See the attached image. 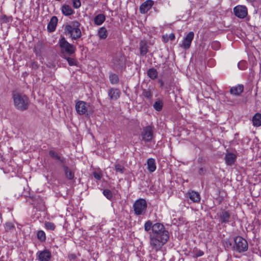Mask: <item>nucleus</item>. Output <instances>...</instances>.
Wrapping results in <instances>:
<instances>
[{"label": "nucleus", "mask_w": 261, "mask_h": 261, "mask_svg": "<svg viewBox=\"0 0 261 261\" xmlns=\"http://www.w3.org/2000/svg\"><path fill=\"white\" fill-rule=\"evenodd\" d=\"M120 94V91L116 88H111L108 91V95L112 100H117L119 97Z\"/></svg>", "instance_id": "obj_19"}, {"label": "nucleus", "mask_w": 261, "mask_h": 261, "mask_svg": "<svg viewBox=\"0 0 261 261\" xmlns=\"http://www.w3.org/2000/svg\"><path fill=\"white\" fill-rule=\"evenodd\" d=\"M45 228L49 230H54L55 229V225L50 222H46L44 224Z\"/></svg>", "instance_id": "obj_36"}, {"label": "nucleus", "mask_w": 261, "mask_h": 261, "mask_svg": "<svg viewBox=\"0 0 261 261\" xmlns=\"http://www.w3.org/2000/svg\"><path fill=\"white\" fill-rule=\"evenodd\" d=\"M224 159L226 165L231 166L236 161L237 155L231 152L227 153Z\"/></svg>", "instance_id": "obj_15"}, {"label": "nucleus", "mask_w": 261, "mask_h": 261, "mask_svg": "<svg viewBox=\"0 0 261 261\" xmlns=\"http://www.w3.org/2000/svg\"><path fill=\"white\" fill-rule=\"evenodd\" d=\"M73 7L77 9L80 8L81 6V3L80 0H72Z\"/></svg>", "instance_id": "obj_42"}, {"label": "nucleus", "mask_w": 261, "mask_h": 261, "mask_svg": "<svg viewBox=\"0 0 261 261\" xmlns=\"http://www.w3.org/2000/svg\"><path fill=\"white\" fill-rule=\"evenodd\" d=\"M106 20V16L103 14H99L94 18V22L97 25L102 24Z\"/></svg>", "instance_id": "obj_23"}, {"label": "nucleus", "mask_w": 261, "mask_h": 261, "mask_svg": "<svg viewBox=\"0 0 261 261\" xmlns=\"http://www.w3.org/2000/svg\"><path fill=\"white\" fill-rule=\"evenodd\" d=\"M224 246L227 248L232 247V243L229 240H226L224 243Z\"/></svg>", "instance_id": "obj_45"}, {"label": "nucleus", "mask_w": 261, "mask_h": 261, "mask_svg": "<svg viewBox=\"0 0 261 261\" xmlns=\"http://www.w3.org/2000/svg\"><path fill=\"white\" fill-rule=\"evenodd\" d=\"M36 255L39 261H49L51 257L50 251L47 249L38 251Z\"/></svg>", "instance_id": "obj_13"}, {"label": "nucleus", "mask_w": 261, "mask_h": 261, "mask_svg": "<svg viewBox=\"0 0 261 261\" xmlns=\"http://www.w3.org/2000/svg\"><path fill=\"white\" fill-rule=\"evenodd\" d=\"M192 253L193 257L197 258L204 255V252L197 248H194L193 250Z\"/></svg>", "instance_id": "obj_32"}, {"label": "nucleus", "mask_w": 261, "mask_h": 261, "mask_svg": "<svg viewBox=\"0 0 261 261\" xmlns=\"http://www.w3.org/2000/svg\"><path fill=\"white\" fill-rule=\"evenodd\" d=\"M211 46L213 49H214L215 50H217V49H219V48L220 47V44L218 41H214L212 43Z\"/></svg>", "instance_id": "obj_41"}, {"label": "nucleus", "mask_w": 261, "mask_h": 261, "mask_svg": "<svg viewBox=\"0 0 261 261\" xmlns=\"http://www.w3.org/2000/svg\"><path fill=\"white\" fill-rule=\"evenodd\" d=\"M58 43L61 53L64 55L70 56L74 54L76 50L75 46L69 43L64 37L59 39Z\"/></svg>", "instance_id": "obj_4"}, {"label": "nucleus", "mask_w": 261, "mask_h": 261, "mask_svg": "<svg viewBox=\"0 0 261 261\" xmlns=\"http://www.w3.org/2000/svg\"><path fill=\"white\" fill-rule=\"evenodd\" d=\"M234 15L239 18H244L248 14V10L246 6L238 5L233 8Z\"/></svg>", "instance_id": "obj_10"}, {"label": "nucleus", "mask_w": 261, "mask_h": 261, "mask_svg": "<svg viewBox=\"0 0 261 261\" xmlns=\"http://www.w3.org/2000/svg\"><path fill=\"white\" fill-rule=\"evenodd\" d=\"M151 229L152 232L149 233V237L150 246L155 252L161 251L162 247L169 240V231L162 223L153 224L151 221L148 220L144 224V230L149 232Z\"/></svg>", "instance_id": "obj_1"}, {"label": "nucleus", "mask_w": 261, "mask_h": 261, "mask_svg": "<svg viewBox=\"0 0 261 261\" xmlns=\"http://www.w3.org/2000/svg\"><path fill=\"white\" fill-rule=\"evenodd\" d=\"M169 35V38L170 40H173L175 39V35L173 33H171Z\"/></svg>", "instance_id": "obj_47"}, {"label": "nucleus", "mask_w": 261, "mask_h": 261, "mask_svg": "<svg viewBox=\"0 0 261 261\" xmlns=\"http://www.w3.org/2000/svg\"><path fill=\"white\" fill-rule=\"evenodd\" d=\"M13 99L15 108L20 111H23L28 109L29 99L28 96L23 94L14 93Z\"/></svg>", "instance_id": "obj_3"}, {"label": "nucleus", "mask_w": 261, "mask_h": 261, "mask_svg": "<svg viewBox=\"0 0 261 261\" xmlns=\"http://www.w3.org/2000/svg\"><path fill=\"white\" fill-rule=\"evenodd\" d=\"M103 194L107 197V199L110 200L113 197V195L110 190L108 189H105L103 191Z\"/></svg>", "instance_id": "obj_37"}, {"label": "nucleus", "mask_w": 261, "mask_h": 261, "mask_svg": "<svg viewBox=\"0 0 261 261\" xmlns=\"http://www.w3.org/2000/svg\"><path fill=\"white\" fill-rule=\"evenodd\" d=\"M37 238L41 242L45 241L46 240V234L44 231L39 230L37 233Z\"/></svg>", "instance_id": "obj_33"}, {"label": "nucleus", "mask_w": 261, "mask_h": 261, "mask_svg": "<svg viewBox=\"0 0 261 261\" xmlns=\"http://www.w3.org/2000/svg\"><path fill=\"white\" fill-rule=\"evenodd\" d=\"M140 55L145 56L148 52V48L145 43L142 42L140 45Z\"/></svg>", "instance_id": "obj_31"}, {"label": "nucleus", "mask_w": 261, "mask_h": 261, "mask_svg": "<svg viewBox=\"0 0 261 261\" xmlns=\"http://www.w3.org/2000/svg\"><path fill=\"white\" fill-rule=\"evenodd\" d=\"M244 86L243 85H238L236 86L232 87L230 89V93L232 95L235 96H240L243 92Z\"/></svg>", "instance_id": "obj_16"}, {"label": "nucleus", "mask_w": 261, "mask_h": 261, "mask_svg": "<svg viewBox=\"0 0 261 261\" xmlns=\"http://www.w3.org/2000/svg\"><path fill=\"white\" fill-rule=\"evenodd\" d=\"M93 176L97 180H100L102 177V174L100 172H94Z\"/></svg>", "instance_id": "obj_43"}, {"label": "nucleus", "mask_w": 261, "mask_h": 261, "mask_svg": "<svg viewBox=\"0 0 261 261\" xmlns=\"http://www.w3.org/2000/svg\"><path fill=\"white\" fill-rule=\"evenodd\" d=\"M159 83H160L161 87H163L164 85V83L162 80H159Z\"/></svg>", "instance_id": "obj_48"}, {"label": "nucleus", "mask_w": 261, "mask_h": 261, "mask_svg": "<svg viewBox=\"0 0 261 261\" xmlns=\"http://www.w3.org/2000/svg\"><path fill=\"white\" fill-rule=\"evenodd\" d=\"M147 73V75L152 80L155 79L158 75L157 70L154 68L149 69Z\"/></svg>", "instance_id": "obj_28"}, {"label": "nucleus", "mask_w": 261, "mask_h": 261, "mask_svg": "<svg viewBox=\"0 0 261 261\" xmlns=\"http://www.w3.org/2000/svg\"><path fill=\"white\" fill-rule=\"evenodd\" d=\"M112 63L115 70L122 69L125 67L124 57L121 53L117 54L114 56Z\"/></svg>", "instance_id": "obj_7"}, {"label": "nucleus", "mask_w": 261, "mask_h": 261, "mask_svg": "<svg viewBox=\"0 0 261 261\" xmlns=\"http://www.w3.org/2000/svg\"><path fill=\"white\" fill-rule=\"evenodd\" d=\"M252 124L255 127H259L261 126V114L256 113L252 119Z\"/></svg>", "instance_id": "obj_21"}, {"label": "nucleus", "mask_w": 261, "mask_h": 261, "mask_svg": "<svg viewBox=\"0 0 261 261\" xmlns=\"http://www.w3.org/2000/svg\"><path fill=\"white\" fill-rule=\"evenodd\" d=\"M49 155L54 159L59 161L61 164H64L66 162V159L64 157L61 156L56 151L54 150L49 151Z\"/></svg>", "instance_id": "obj_18"}, {"label": "nucleus", "mask_w": 261, "mask_h": 261, "mask_svg": "<svg viewBox=\"0 0 261 261\" xmlns=\"http://www.w3.org/2000/svg\"><path fill=\"white\" fill-rule=\"evenodd\" d=\"M66 60L70 66H74L76 65V61L73 58L67 57Z\"/></svg>", "instance_id": "obj_40"}, {"label": "nucleus", "mask_w": 261, "mask_h": 261, "mask_svg": "<svg viewBox=\"0 0 261 261\" xmlns=\"http://www.w3.org/2000/svg\"><path fill=\"white\" fill-rule=\"evenodd\" d=\"M142 139L145 142H150L153 137V132L151 127L147 126L143 128L141 133Z\"/></svg>", "instance_id": "obj_9"}, {"label": "nucleus", "mask_w": 261, "mask_h": 261, "mask_svg": "<svg viewBox=\"0 0 261 261\" xmlns=\"http://www.w3.org/2000/svg\"><path fill=\"white\" fill-rule=\"evenodd\" d=\"M154 5V2L152 0H147L140 7V12L142 14L147 13Z\"/></svg>", "instance_id": "obj_14"}, {"label": "nucleus", "mask_w": 261, "mask_h": 261, "mask_svg": "<svg viewBox=\"0 0 261 261\" xmlns=\"http://www.w3.org/2000/svg\"><path fill=\"white\" fill-rule=\"evenodd\" d=\"M205 172V170L203 167H201L199 169L198 173L200 175H203Z\"/></svg>", "instance_id": "obj_46"}, {"label": "nucleus", "mask_w": 261, "mask_h": 261, "mask_svg": "<svg viewBox=\"0 0 261 261\" xmlns=\"http://www.w3.org/2000/svg\"><path fill=\"white\" fill-rule=\"evenodd\" d=\"M234 244L232 246V250L238 253H241L248 250V244L247 241L240 236L234 238Z\"/></svg>", "instance_id": "obj_5"}, {"label": "nucleus", "mask_w": 261, "mask_h": 261, "mask_svg": "<svg viewBox=\"0 0 261 261\" xmlns=\"http://www.w3.org/2000/svg\"><path fill=\"white\" fill-rule=\"evenodd\" d=\"M162 41L165 43L168 42L169 40H170L169 38V35L167 34L163 35L162 37Z\"/></svg>", "instance_id": "obj_44"}, {"label": "nucleus", "mask_w": 261, "mask_h": 261, "mask_svg": "<svg viewBox=\"0 0 261 261\" xmlns=\"http://www.w3.org/2000/svg\"><path fill=\"white\" fill-rule=\"evenodd\" d=\"M115 169L117 172L121 174L123 173L124 172V167L119 164H116L115 165Z\"/></svg>", "instance_id": "obj_35"}, {"label": "nucleus", "mask_w": 261, "mask_h": 261, "mask_svg": "<svg viewBox=\"0 0 261 261\" xmlns=\"http://www.w3.org/2000/svg\"><path fill=\"white\" fill-rule=\"evenodd\" d=\"M147 204L146 201L143 198L137 200L133 204L134 213L137 216L143 215L146 211Z\"/></svg>", "instance_id": "obj_6"}, {"label": "nucleus", "mask_w": 261, "mask_h": 261, "mask_svg": "<svg viewBox=\"0 0 261 261\" xmlns=\"http://www.w3.org/2000/svg\"><path fill=\"white\" fill-rule=\"evenodd\" d=\"M89 106V104L85 101H79L75 104V110L79 115L86 114Z\"/></svg>", "instance_id": "obj_11"}, {"label": "nucleus", "mask_w": 261, "mask_h": 261, "mask_svg": "<svg viewBox=\"0 0 261 261\" xmlns=\"http://www.w3.org/2000/svg\"><path fill=\"white\" fill-rule=\"evenodd\" d=\"M65 176L68 179H73L74 177V173L66 166H63Z\"/></svg>", "instance_id": "obj_25"}, {"label": "nucleus", "mask_w": 261, "mask_h": 261, "mask_svg": "<svg viewBox=\"0 0 261 261\" xmlns=\"http://www.w3.org/2000/svg\"><path fill=\"white\" fill-rule=\"evenodd\" d=\"M153 108L156 111H161L163 107V101L161 99H158L154 103L153 105Z\"/></svg>", "instance_id": "obj_29"}, {"label": "nucleus", "mask_w": 261, "mask_h": 261, "mask_svg": "<svg viewBox=\"0 0 261 261\" xmlns=\"http://www.w3.org/2000/svg\"><path fill=\"white\" fill-rule=\"evenodd\" d=\"M238 68L241 70H245L247 68V63L246 61H241L238 64Z\"/></svg>", "instance_id": "obj_39"}, {"label": "nucleus", "mask_w": 261, "mask_h": 261, "mask_svg": "<svg viewBox=\"0 0 261 261\" xmlns=\"http://www.w3.org/2000/svg\"><path fill=\"white\" fill-rule=\"evenodd\" d=\"M189 197L193 202L197 203L200 200V196L197 192L191 191L189 192Z\"/></svg>", "instance_id": "obj_22"}, {"label": "nucleus", "mask_w": 261, "mask_h": 261, "mask_svg": "<svg viewBox=\"0 0 261 261\" xmlns=\"http://www.w3.org/2000/svg\"><path fill=\"white\" fill-rule=\"evenodd\" d=\"M219 218L221 224L228 223L230 222L231 218L230 212L224 209H221L219 215Z\"/></svg>", "instance_id": "obj_12"}, {"label": "nucleus", "mask_w": 261, "mask_h": 261, "mask_svg": "<svg viewBox=\"0 0 261 261\" xmlns=\"http://www.w3.org/2000/svg\"><path fill=\"white\" fill-rule=\"evenodd\" d=\"M80 25L78 21H72L65 26V33L69 35L72 40L79 39L82 36V32L80 29Z\"/></svg>", "instance_id": "obj_2"}, {"label": "nucleus", "mask_w": 261, "mask_h": 261, "mask_svg": "<svg viewBox=\"0 0 261 261\" xmlns=\"http://www.w3.org/2000/svg\"><path fill=\"white\" fill-rule=\"evenodd\" d=\"M142 95L148 99H151L152 97V93L150 90L144 89L142 92Z\"/></svg>", "instance_id": "obj_34"}, {"label": "nucleus", "mask_w": 261, "mask_h": 261, "mask_svg": "<svg viewBox=\"0 0 261 261\" xmlns=\"http://www.w3.org/2000/svg\"><path fill=\"white\" fill-rule=\"evenodd\" d=\"M98 36L100 39H106L108 36V32L105 27H101L98 31Z\"/></svg>", "instance_id": "obj_26"}, {"label": "nucleus", "mask_w": 261, "mask_h": 261, "mask_svg": "<svg viewBox=\"0 0 261 261\" xmlns=\"http://www.w3.org/2000/svg\"><path fill=\"white\" fill-rule=\"evenodd\" d=\"M62 11L63 14L66 16H69L73 13V11L71 7L66 5L63 6Z\"/></svg>", "instance_id": "obj_27"}, {"label": "nucleus", "mask_w": 261, "mask_h": 261, "mask_svg": "<svg viewBox=\"0 0 261 261\" xmlns=\"http://www.w3.org/2000/svg\"><path fill=\"white\" fill-rule=\"evenodd\" d=\"M194 32H189L187 35L182 38V40L179 43L178 46L185 50L189 49L191 46V43L192 40L194 39Z\"/></svg>", "instance_id": "obj_8"}, {"label": "nucleus", "mask_w": 261, "mask_h": 261, "mask_svg": "<svg viewBox=\"0 0 261 261\" xmlns=\"http://www.w3.org/2000/svg\"><path fill=\"white\" fill-rule=\"evenodd\" d=\"M14 228V226L12 223L8 222L5 224V229L7 231H10Z\"/></svg>", "instance_id": "obj_38"}, {"label": "nucleus", "mask_w": 261, "mask_h": 261, "mask_svg": "<svg viewBox=\"0 0 261 261\" xmlns=\"http://www.w3.org/2000/svg\"><path fill=\"white\" fill-rule=\"evenodd\" d=\"M29 198L31 199L32 201H29L32 204L35 206H37L38 205H41L42 202V199L39 196H30Z\"/></svg>", "instance_id": "obj_24"}, {"label": "nucleus", "mask_w": 261, "mask_h": 261, "mask_svg": "<svg viewBox=\"0 0 261 261\" xmlns=\"http://www.w3.org/2000/svg\"><path fill=\"white\" fill-rule=\"evenodd\" d=\"M57 22L58 18L56 16H53L51 18L47 25V30L48 32H53L56 30Z\"/></svg>", "instance_id": "obj_17"}, {"label": "nucleus", "mask_w": 261, "mask_h": 261, "mask_svg": "<svg viewBox=\"0 0 261 261\" xmlns=\"http://www.w3.org/2000/svg\"><path fill=\"white\" fill-rule=\"evenodd\" d=\"M213 62V59H210V60L208 61V64H210V63H211V62Z\"/></svg>", "instance_id": "obj_49"}, {"label": "nucleus", "mask_w": 261, "mask_h": 261, "mask_svg": "<svg viewBox=\"0 0 261 261\" xmlns=\"http://www.w3.org/2000/svg\"><path fill=\"white\" fill-rule=\"evenodd\" d=\"M147 169L150 172H154L156 168L155 160L149 158L147 161Z\"/></svg>", "instance_id": "obj_20"}, {"label": "nucleus", "mask_w": 261, "mask_h": 261, "mask_svg": "<svg viewBox=\"0 0 261 261\" xmlns=\"http://www.w3.org/2000/svg\"><path fill=\"white\" fill-rule=\"evenodd\" d=\"M110 83L113 85H116L118 83L119 79L118 76L115 73H111L109 75Z\"/></svg>", "instance_id": "obj_30"}]
</instances>
